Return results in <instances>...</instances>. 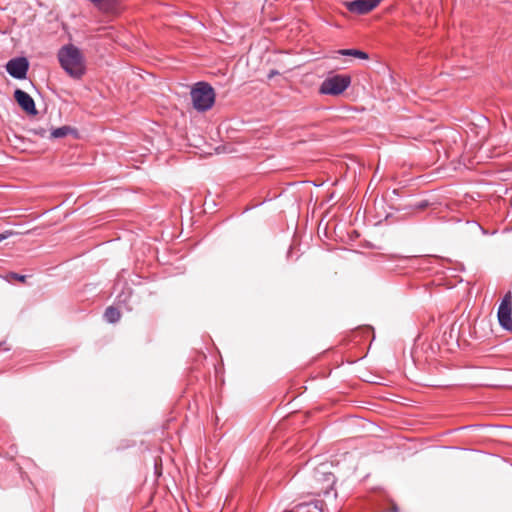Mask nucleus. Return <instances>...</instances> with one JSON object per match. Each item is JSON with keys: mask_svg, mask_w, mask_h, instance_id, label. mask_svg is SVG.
Instances as JSON below:
<instances>
[{"mask_svg": "<svg viewBox=\"0 0 512 512\" xmlns=\"http://www.w3.org/2000/svg\"><path fill=\"white\" fill-rule=\"evenodd\" d=\"M57 57L61 67L71 77L79 79L84 75V58L78 47L73 44L64 45L59 49Z\"/></svg>", "mask_w": 512, "mask_h": 512, "instance_id": "obj_1", "label": "nucleus"}, {"mask_svg": "<svg viewBox=\"0 0 512 512\" xmlns=\"http://www.w3.org/2000/svg\"><path fill=\"white\" fill-rule=\"evenodd\" d=\"M331 465L328 463L319 464L313 471V480L318 485L316 487L317 494L325 497L336 499L337 493L334 491L336 477L330 471Z\"/></svg>", "mask_w": 512, "mask_h": 512, "instance_id": "obj_2", "label": "nucleus"}, {"mask_svg": "<svg viewBox=\"0 0 512 512\" xmlns=\"http://www.w3.org/2000/svg\"><path fill=\"white\" fill-rule=\"evenodd\" d=\"M190 95L193 107L199 112L209 110L215 102L214 89L206 82L196 83L192 88Z\"/></svg>", "mask_w": 512, "mask_h": 512, "instance_id": "obj_3", "label": "nucleus"}, {"mask_svg": "<svg viewBox=\"0 0 512 512\" xmlns=\"http://www.w3.org/2000/svg\"><path fill=\"white\" fill-rule=\"evenodd\" d=\"M350 83V76L337 74L322 82L320 92L326 95H340L349 87Z\"/></svg>", "mask_w": 512, "mask_h": 512, "instance_id": "obj_4", "label": "nucleus"}, {"mask_svg": "<svg viewBox=\"0 0 512 512\" xmlns=\"http://www.w3.org/2000/svg\"><path fill=\"white\" fill-rule=\"evenodd\" d=\"M497 316L500 326L512 332V297L510 293L503 297L498 307Z\"/></svg>", "mask_w": 512, "mask_h": 512, "instance_id": "obj_5", "label": "nucleus"}, {"mask_svg": "<svg viewBox=\"0 0 512 512\" xmlns=\"http://www.w3.org/2000/svg\"><path fill=\"white\" fill-rule=\"evenodd\" d=\"M29 69V61L26 57H15L6 63V71L15 79H25Z\"/></svg>", "mask_w": 512, "mask_h": 512, "instance_id": "obj_6", "label": "nucleus"}, {"mask_svg": "<svg viewBox=\"0 0 512 512\" xmlns=\"http://www.w3.org/2000/svg\"><path fill=\"white\" fill-rule=\"evenodd\" d=\"M382 0H353L346 3V8L358 15L367 14L372 11Z\"/></svg>", "mask_w": 512, "mask_h": 512, "instance_id": "obj_7", "label": "nucleus"}, {"mask_svg": "<svg viewBox=\"0 0 512 512\" xmlns=\"http://www.w3.org/2000/svg\"><path fill=\"white\" fill-rule=\"evenodd\" d=\"M290 512H329V509L326 502L315 499L295 505ZM332 512H336V509Z\"/></svg>", "mask_w": 512, "mask_h": 512, "instance_id": "obj_8", "label": "nucleus"}, {"mask_svg": "<svg viewBox=\"0 0 512 512\" xmlns=\"http://www.w3.org/2000/svg\"><path fill=\"white\" fill-rule=\"evenodd\" d=\"M14 98L18 105L30 115H36L37 109L35 106V102L33 98L25 91L21 89H16L14 91Z\"/></svg>", "mask_w": 512, "mask_h": 512, "instance_id": "obj_9", "label": "nucleus"}, {"mask_svg": "<svg viewBox=\"0 0 512 512\" xmlns=\"http://www.w3.org/2000/svg\"><path fill=\"white\" fill-rule=\"evenodd\" d=\"M76 133L75 129L71 128L70 126H61L58 128H55L51 131L49 138L51 139H58V138H64L68 136L69 134Z\"/></svg>", "mask_w": 512, "mask_h": 512, "instance_id": "obj_10", "label": "nucleus"}, {"mask_svg": "<svg viewBox=\"0 0 512 512\" xmlns=\"http://www.w3.org/2000/svg\"><path fill=\"white\" fill-rule=\"evenodd\" d=\"M337 53L340 55H343V56H352V57L359 58L362 60L369 59L368 53H366L365 51H362V50H358V49H341V50H338Z\"/></svg>", "mask_w": 512, "mask_h": 512, "instance_id": "obj_11", "label": "nucleus"}, {"mask_svg": "<svg viewBox=\"0 0 512 512\" xmlns=\"http://www.w3.org/2000/svg\"><path fill=\"white\" fill-rule=\"evenodd\" d=\"M120 312L117 308L109 306L106 308L104 318L108 323H116L120 320Z\"/></svg>", "mask_w": 512, "mask_h": 512, "instance_id": "obj_12", "label": "nucleus"}, {"mask_svg": "<svg viewBox=\"0 0 512 512\" xmlns=\"http://www.w3.org/2000/svg\"><path fill=\"white\" fill-rule=\"evenodd\" d=\"M11 276H12L14 279H16V280H18V281H21V282H24V281H25V279H26V277H27L26 275H20V274H17V273H12V274H11Z\"/></svg>", "mask_w": 512, "mask_h": 512, "instance_id": "obj_13", "label": "nucleus"}, {"mask_svg": "<svg viewBox=\"0 0 512 512\" xmlns=\"http://www.w3.org/2000/svg\"><path fill=\"white\" fill-rule=\"evenodd\" d=\"M279 72L277 70H271L269 73H268V78L271 79L273 78L274 76L278 75Z\"/></svg>", "mask_w": 512, "mask_h": 512, "instance_id": "obj_14", "label": "nucleus"}, {"mask_svg": "<svg viewBox=\"0 0 512 512\" xmlns=\"http://www.w3.org/2000/svg\"><path fill=\"white\" fill-rule=\"evenodd\" d=\"M426 206H427L426 202H421L417 207H418L419 209H423V208H425Z\"/></svg>", "mask_w": 512, "mask_h": 512, "instance_id": "obj_15", "label": "nucleus"}, {"mask_svg": "<svg viewBox=\"0 0 512 512\" xmlns=\"http://www.w3.org/2000/svg\"><path fill=\"white\" fill-rule=\"evenodd\" d=\"M44 133H45L44 130H41L40 132H38V134L41 135L42 137H44Z\"/></svg>", "mask_w": 512, "mask_h": 512, "instance_id": "obj_16", "label": "nucleus"}, {"mask_svg": "<svg viewBox=\"0 0 512 512\" xmlns=\"http://www.w3.org/2000/svg\"><path fill=\"white\" fill-rule=\"evenodd\" d=\"M5 239V236L0 234V242Z\"/></svg>", "mask_w": 512, "mask_h": 512, "instance_id": "obj_17", "label": "nucleus"}, {"mask_svg": "<svg viewBox=\"0 0 512 512\" xmlns=\"http://www.w3.org/2000/svg\"><path fill=\"white\" fill-rule=\"evenodd\" d=\"M393 511H394V512H397V511H398L397 506H393Z\"/></svg>", "mask_w": 512, "mask_h": 512, "instance_id": "obj_18", "label": "nucleus"}]
</instances>
